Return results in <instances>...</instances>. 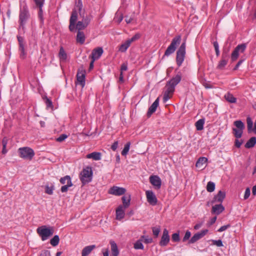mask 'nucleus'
<instances>
[{
  "instance_id": "obj_1",
  "label": "nucleus",
  "mask_w": 256,
  "mask_h": 256,
  "mask_svg": "<svg viewBox=\"0 0 256 256\" xmlns=\"http://www.w3.org/2000/svg\"><path fill=\"white\" fill-rule=\"evenodd\" d=\"M30 18V14L26 3L25 1L20 2L18 16L19 26L18 29L19 34H20L22 32V34L25 33L26 24Z\"/></svg>"
},
{
  "instance_id": "obj_2",
  "label": "nucleus",
  "mask_w": 256,
  "mask_h": 256,
  "mask_svg": "<svg viewBox=\"0 0 256 256\" xmlns=\"http://www.w3.org/2000/svg\"><path fill=\"white\" fill-rule=\"evenodd\" d=\"M36 232L41 237L42 240L44 241L52 236L54 230L52 227L48 228L46 226H42L38 227Z\"/></svg>"
},
{
  "instance_id": "obj_3",
  "label": "nucleus",
  "mask_w": 256,
  "mask_h": 256,
  "mask_svg": "<svg viewBox=\"0 0 256 256\" xmlns=\"http://www.w3.org/2000/svg\"><path fill=\"white\" fill-rule=\"evenodd\" d=\"M181 42V36L180 35L175 36L172 40L170 46L168 47L164 52V54L162 56L164 58L165 56H168L171 54H173L176 49L178 44Z\"/></svg>"
},
{
  "instance_id": "obj_4",
  "label": "nucleus",
  "mask_w": 256,
  "mask_h": 256,
  "mask_svg": "<svg viewBox=\"0 0 256 256\" xmlns=\"http://www.w3.org/2000/svg\"><path fill=\"white\" fill-rule=\"evenodd\" d=\"M18 153L20 158L28 160H32L35 154L34 150L27 146L19 148Z\"/></svg>"
},
{
  "instance_id": "obj_5",
  "label": "nucleus",
  "mask_w": 256,
  "mask_h": 256,
  "mask_svg": "<svg viewBox=\"0 0 256 256\" xmlns=\"http://www.w3.org/2000/svg\"><path fill=\"white\" fill-rule=\"evenodd\" d=\"M92 172L90 167L88 166L84 168L80 175V178L82 184L84 185L90 182L92 180Z\"/></svg>"
},
{
  "instance_id": "obj_6",
  "label": "nucleus",
  "mask_w": 256,
  "mask_h": 256,
  "mask_svg": "<svg viewBox=\"0 0 256 256\" xmlns=\"http://www.w3.org/2000/svg\"><path fill=\"white\" fill-rule=\"evenodd\" d=\"M186 42H182L176 52V62L178 67L180 66L184 61L186 55Z\"/></svg>"
},
{
  "instance_id": "obj_7",
  "label": "nucleus",
  "mask_w": 256,
  "mask_h": 256,
  "mask_svg": "<svg viewBox=\"0 0 256 256\" xmlns=\"http://www.w3.org/2000/svg\"><path fill=\"white\" fill-rule=\"evenodd\" d=\"M246 47V44H242L237 46L231 54V60L232 62H234L238 58L240 53H243Z\"/></svg>"
},
{
  "instance_id": "obj_8",
  "label": "nucleus",
  "mask_w": 256,
  "mask_h": 256,
  "mask_svg": "<svg viewBox=\"0 0 256 256\" xmlns=\"http://www.w3.org/2000/svg\"><path fill=\"white\" fill-rule=\"evenodd\" d=\"M175 88L167 82L165 86V90L164 93L163 102L168 101L172 96L174 92Z\"/></svg>"
},
{
  "instance_id": "obj_9",
  "label": "nucleus",
  "mask_w": 256,
  "mask_h": 256,
  "mask_svg": "<svg viewBox=\"0 0 256 256\" xmlns=\"http://www.w3.org/2000/svg\"><path fill=\"white\" fill-rule=\"evenodd\" d=\"M78 20V12L76 10H73L70 19L69 30L73 32L76 30V22Z\"/></svg>"
},
{
  "instance_id": "obj_10",
  "label": "nucleus",
  "mask_w": 256,
  "mask_h": 256,
  "mask_svg": "<svg viewBox=\"0 0 256 256\" xmlns=\"http://www.w3.org/2000/svg\"><path fill=\"white\" fill-rule=\"evenodd\" d=\"M208 232V230H204L200 232L195 234L188 241V244H192L204 237Z\"/></svg>"
},
{
  "instance_id": "obj_11",
  "label": "nucleus",
  "mask_w": 256,
  "mask_h": 256,
  "mask_svg": "<svg viewBox=\"0 0 256 256\" xmlns=\"http://www.w3.org/2000/svg\"><path fill=\"white\" fill-rule=\"evenodd\" d=\"M20 34H23L22 33V32L20 34L18 33V34L16 38L18 39V42L19 50L20 52V57H22V58H24L26 54L24 50L25 42L24 37L20 36Z\"/></svg>"
},
{
  "instance_id": "obj_12",
  "label": "nucleus",
  "mask_w": 256,
  "mask_h": 256,
  "mask_svg": "<svg viewBox=\"0 0 256 256\" xmlns=\"http://www.w3.org/2000/svg\"><path fill=\"white\" fill-rule=\"evenodd\" d=\"M126 192V188H120L117 186H113L108 190V194L114 196H121L124 194Z\"/></svg>"
},
{
  "instance_id": "obj_13",
  "label": "nucleus",
  "mask_w": 256,
  "mask_h": 256,
  "mask_svg": "<svg viewBox=\"0 0 256 256\" xmlns=\"http://www.w3.org/2000/svg\"><path fill=\"white\" fill-rule=\"evenodd\" d=\"M146 194L148 202L152 206L156 204L158 200L153 192L147 190Z\"/></svg>"
},
{
  "instance_id": "obj_14",
  "label": "nucleus",
  "mask_w": 256,
  "mask_h": 256,
  "mask_svg": "<svg viewBox=\"0 0 256 256\" xmlns=\"http://www.w3.org/2000/svg\"><path fill=\"white\" fill-rule=\"evenodd\" d=\"M103 52V49L102 47H98L92 50L90 58L96 60L101 56Z\"/></svg>"
},
{
  "instance_id": "obj_15",
  "label": "nucleus",
  "mask_w": 256,
  "mask_h": 256,
  "mask_svg": "<svg viewBox=\"0 0 256 256\" xmlns=\"http://www.w3.org/2000/svg\"><path fill=\"white\" fill-rule=\"evenodd\" d=\"M170 242V236L168 235V231L166 229H164L160 241V246H166Z\"/></svg>"
},
{
  "instance_id": "obj_16",
  "label": "nucleus",
  "mask_w": 256,
  "mask_h": 256,
  "mask_svg": "<svg viewBox=\"0 0 256 256\" xmlns=\"http://www.w3.org/2000/svg\"><path fill=\"white\" fill-rule=\"evenodd\" d=\"M226 197V192L222 190H219L216 195L212 201V203L219 202L222 204Z\"/></svg>"
},
{
  "instance_id": "obj_17",
  "label": "nucleus",
  "mask_w": 256,
  "mask_h": 256,
  "mask_svg": "<svg viewBox=\"0 0 256 256\" xmlns=\"http://www.w3.org/2000/svg\"><path fill=\"white\" fill-rule=\"evenodd\" d=\"M150 184L154 186L157 189L160 188L162 185V180L158 176H151L150 177Z\"/></svg>"
},
{
  "instance_id": "obj_18",
  "label": "nucleus",
  "mask_w": 256,
  "mask_h": 256,
  "mask_svg": "<svg viewBox=\"0 0 256 256\" xmlns=\"http://www.w3.org/2000/svg\"><path fill=\"white\" fill-rule=\"evenodd\" d=\"M76 80L83 88L85 85V71L78 70L76 74Z\"/></svg>"
},
{
  "instance_id": "obj_19",
  "label": "nucleus",
  "mask_w": 256,
  "mask_h": 256,
  "mask_svg": "<svg viewBox=\"0 0 256 256\" xmlns=\"http://www.w3.org/2000/svg\"><path fill=\"white\" fill-rule=\"evenodd\" d=\"M182 80V74L178 72L174 76L172 77L168 82V84H171L174 88L179 84Z\"/></svg>"
},
{
  "instance_id": "obj_20",
  "label": "nucleus",
  "mask_w": 256,
  "mask_h": 256,
  "mask_svg": "<svg viewBox=\"0 0 256 256\" xmlns=\"http://www.w3.org/2000/svg\"><path fill=\"white\" fill-rule=\"evenodd\" d=\"M159 104L158 98H156L155 101L152 103L150 106L148 108L146 115L148 118L150 117L151 115L156 112Z\"/></svg>"
},
{
  "instance_id": "obj_21",
  "label": "nucleus",
  "mask_w": 256,
  "mask_h": 256,
  "mask_svg": "<svg viewBox=\"0 0 256 256\" xmlns=\"http://www.w3.org/2000/svg\"><path fill=\"white\" fill-rule=\"evenodd\" d=\"M124 208L122 205L119 206L116 210V219L118 220H120L122 219L125 215L124 214Z\"/></svg>"
},
{
  "instance_id": "obj_22",
  "label": "nucleus",
  "mask_w": 256,
  "mask_h": 256,
  "mask_svg": "<svg viewBox=\"0 0 256 256\" xmlns=\"http://www.w3.org/2000/svg\"><path fill=\"white\" fill-rule=\"evenodd\" d=\"M86 36L84 32L81 30H78L76 36V41L78 43L82 44L84 43Z\"/></svg>"
},
{
  "instance_id": "obj_23",
  "label": "nucleus",
  "mask_w": 256,
  "mask_h": 256,
  "mask_svg": "<svg viewBox=\"0 0 256 256\" xmlns=\"http://www.w3.org/2000/svg\"><path fill=\"white\" fill-rule=\"evenodd\" d=\"M224 210V208L222 204H216L212 206V212L218 215L222 213Z\"/></svg>"
},
{
  "instance_id": "obj_24",
  "label": "nucleus",
  "mask_w": 256,
  "mask_h": 256,
  "mask_svg": "<svg viewBox=\"0 0 256 256\" xmlns=\"http://www.w3.org/2000/svg\"><path fill=\"white\" fill-rule=\"evenodd\" d=\"M110 244L111 246L112 256H118L119 254V250L116 244L113 240L110 242Z\"/></svg>"
},
{
  "instance_id": "obj_25",
  "label": "nucleus",
  "mask_w": 256,
  "mask_h": 256,
  "mask_svg": "<svg viewBox=\"0 0 256 256\" xmlns=\"http://www.w3.org/2000/svg\"><path fill=\"white\" fill-rule=\"evenodd\" d=\"M95 248V245H90L84 247L82 250V256H88Z\"/></svg>"
},
{
  "instance_id": "obj_26",
  "label": "nucleus",
  "mask_w": 256,
  "mask_h": 256,
  "mask_svg": "<svg viewBox=\"0 0 256 256\" xmlns=\"http://www.w3.org/2000/svg\"><path fill=\"white\" fill-rule=\"evenodd\" d=\"M131 44L130 41L128 39L124 43L120 46L118 50L122 52H126Z\"/></svg>"
},
{
  "instance_id": "obj_27",
  "label": "nucleus",
  "mask_w": 256,
  "mask_h": 256,
  "mask_svg": "<svg viewBox=\"0 0 256 256\" xmlns=\"http://www.w3.org/2000/svg\"><path fill=\"white\" fill-rule=\"evenodd\" d=\"M123 206L124 208H128L130 205V194H126L122 198Z\"/></svg>"
},
{
  "instance_id": "obj_28",
  "label": "nucleus",
  "mask_w": 256,
  "mask_h": 256,
  "mask_svg": "<svg viewBox=\"0 0 256 256\" xmlns=\"http://www.w3.org/2000/svg\"><path fill=\"white\" fill-rule=\"evenodd\" d=\"M102 154L99 152H93L86 155L88 158H92L95 160H98L101 159Z\"/></svg>"
},
{
  "instance_id": "obj_29",
  "label": "nucleus",
  "mask_w": 256,
  "mask_h": 256,
  "mask_svg": "<svg viewBox=\"0 0 256 256\" xmlns=\"http://www.w3.org/2000/svg\"><path fill=\"white\" fill-rule=\"evenodd\" d=\"M256 144V138L252 137L245 144L244 146L247 148H250L254 147Z\"/></svg>"
},
{
  "instance_id": "obj_30",
  "label": "nucleus",
  "mask_w": 256,
  "mask_h": 256,
  "mask_svg": "<svg viewBox=\"0 0 256 256\" xmlns=\"http://www.w3.org/2000/svg\"><path fill=\"white\" fill-rule=\"evenodd\" d=\"M60 60L65 61L67 58V54L62 46H60L58 53Z\"/></svg>"
},
{
  "instance_id": "obj_31",
  "label": "nucleus",
  "mask_w": 256,
  "mask_h": 256,
  "mask_svg": "<svg viewBox=\"0 0 256 256\" xmlns=\"http://www.w3.org/2000/svg\"><path fill=\"white\" fill-rule=\"evenodd\" d=\"M224 98L228 102L230 103H236V98L230 92H228L225 94Z\"/></svg>"
},
{
  "instance_id": "obj_32",
  "label": "nucleus",
  "mask_w": 256,
  "mask_h": 256,
  "mask_svg": "<svg viewBox=\"0 0 256 256\" xmlns=\"http://www.w3.org/2000/svg\"><path fill=\"white\" fill-rule=\"evenodd\" d=\"M204 119L201 118L198 120L195 124V126L198 130H202L204 129Z\"/></svg>"
},
{
  "instance_id": "obj_33",
  "label": "nucleus",
  "mask_w": 256,
  "mask_h": 256,
  "mask_svg": "<svg viewBox=\"0 0 256 256\" xmlns=\"http://www.w3.org/2000/svg\"><path fill=\"white\" fill-rule=\"evenodd\" d=\"M208 161V158L206 157H200L197 160L196 166L197 168H201L202 165L206 164Z\"/></svg>"
},
{
  "instance_id": "obj_34",
  "label": "nucleus",
  "mask_w": 256,
  "mask_h": 256,
  "mask_svg": "<svg viewBox=\"0 0 256 256\" xmlns=\"http://www.w3.org/2000/svg\"><path fill=\"white\" fill-rule=\"evenodd\" d=\"M8 141V139L6 137H4L2 140V152L3 154H5L8 152L6 148Z\"/></svg>"
},
{
  "instance_id": "obj_35",
  "label": "nucleus",
  "mask_w": 256,
  "mask_h": 256,
  "mask_svg": "<svg viewBox=\"0 0 256 256\" xmlns=\"http://www.w3.org/2000/svg\"><path fill=\"white\" fill-rule=\"evenodd\" d=\"M76 6L78 9V11L80 16H82L84 12V10H82V0H78L76 4Z\"/></svg>"
},
{
  "instance_id": "obj_36",
  "label": "nucleus",
  "mask_w": 256,
  "mask_h": 256,
  "mask_svg": "<svg viewBox=\"0 0 256 256\" xmlns=\"http://www.w3.org/2000/svg\"><path fill=\"white\" fill-rule=\"evenodd\" d=\"M232 131L233 134L236 138H239L242 137L243 133V130L237 129L236 128H233Z\"/></svg>"
},
{
  "instance_id": "obj_37",
  "label": "nucleus",
  "mask_w": 256,
  "mask_h": 256,
  "mask_svg": "<svg viewBox=\"0 0 256 256\" xmlns=\"http://www.w3.org/2000/svg\"><path fill=\"white\" fill-rule=\"evenodd\" d=\"M247 122V128H248V133H250L252 132V126H253V122L250 117H248L246 118Z\"/></svg>"
},
{
  "instance_id": "obj_38",
  "label": "nucleus",
  "mask_w": 256,
  "mask_h": 256,
  "mask_svg": "<svg viewBox=\"0 0 256 256\" xmlns=\"http://www.w3.org/2000/svg\"><path fill=\"white\" fill-rule=\"evenodd\" d=\"M60 242V238L58 235H55L50 240V244L53 246H56L58 245Z\"/></svg>"
},
{
  "instance_id": "obj_39",
  "label": "nucleus",
  "mask_w": 256,
  "mask_h": 256,
  "mask_svg": "<svg viewBox=\"0 0 256 256\" xmlns=\"http://www.w3.org/2000/svg\"><path fill=\"white\" fill-rule=\"evenodd\" d=\"M43 99L44 100L45 104L46 106V108L53 110L54 106L51 100H50L47 96L44 97Z\"/></svg>"
},
{
  "instance_id": "obj_40",
  "label": "nucleus",
  "mask_w": 256,
  "mask_h": 256,
  "mask_svg": "<svg viewBox=\"0 0 256 256\" xmlns=\"http://www.w3.org/2000/svg\"><path fill=\"white\" fill-rule=\"evenodd\" d=\"M87 25H85L84 24L82 21H78L75 26L76 30H84L87 27Z\"/></svg>"
},
{
  "instance_id": "obj_41",
  "label": "nucleus",
  "mask_w": 256,
  "mask_h": 256,
  "mask_svg": "<svg viewBox=\"0 0 256 256\" xmlns=\"http://www.w3.org/2000/svg\"><path fill=\"white\" fill-rule=\"evenodd\" d=\"M214 189H215L214 183L212 182H208L207 186H206L207 191L210 192H212L214 190Z\"/></svg>"
},
{
  "instance_id": "obj_42",
  "label": "nucleus",
  "mask_w": 256,
  "mask_h": 256,
  "mask_svg": "<svg viewBox=\"0 0 256 256\" xmlns=\"http://www.w3.org/2000/svg\"><path fill=\"white\" fill-rule=\"evenodd\" d=\"M60 182L62 184H68L69 182H72L71 178L69 176H66L63 178H60Z\"/></svg>"
},
{
  "instance_id": "obj_43",
  "label": "nucleus",
  "mask_w": 256,
  "mask_h": 256,
  "mask_svg": "<svg viewBox=\"0 0 256 256\" xmlns=\"http://www.w3.org/2000/svg\"><path fill=\"white\" fill-rule=\"evenodd\" d=\"M130 142H128L125 145H124V148L123 149V150H122V155L124 156H126L128 151H129V150H130Z\"/></svg>"
},
{
  "instance_id": "obj_44",
  "label": "nucleus",
  "mask_w": 256,
  "mask_h": 256,
  "mask_svg": "<svg viewBox=\"0 0 256 256\" xmlns=\"http://www.w3.org/2000/svg\"><path fill=\"white\" fill-rule=\"evenodd\" d=\"M234 125L236 127L237 129L244 130V124L240 120L235 121Z\"/></svg>"
},
{
  "instance_id": "obj_45",
  "label": "nucleus",
  "mask_w": 256,
  "mask_h": 256,
  "mask_svg": "<svg viewBox=\"0 0 256 256\" xmlns=\"http://www.w3.org/2000/svg\"><path fill=\"white\" fill-rule=\"evenodd\" d=\"M228 62V60L222 58L217 66V68L218 69H222L226 65Z\"/></svg>"
},
{
  "instance_id": "obj_46",
  "label": "nucleus",
  "mask_w": 256,
  "mask_h": 256,
  "mask_svg": "<svg viewBox=\"0 0 256 256\" xmlns=\"http://www.w3.org/2000/svg\"><path fill=\"white\" fill-rule=\"evenodd\" d=\"M54 189V186L52 184L50 186H49L48 185L46 186H45V192L48 194H53V191Z\"/></svg>"
},
{
  "instance_id": "obj_47",
  "label": "nucleus",
  "mask_w": 256,
  "mask_h": 256,
  "mask_svg": "<svg viewBox=\"0 0 256 256\" xmlns=\"http://www.w3.org/2000/svg\"><path fill=\"white\" fill-rule=\"evenodd\" d=\"M172 240L174 242H179L180 241V231H178L172 235Z\"/></svg>"
},
{
  "instance_id": "obj_48",
  "label": "nucleus",
  "mask_w": 256,
  "mask_h": 256,
  "mask_svg": "<svg viewBox=\"0 0 256 256\" xmlns=\"http://www.w3.org/2000/svg\"><path fill=\"white\" fill-rule=\"evenodd\" d=\"M134 247L136 250H143L144 248L140 240H138L134 243Z\"/></svg>"
},
{
  "instance_id": "obj_49",
  "label": "nucleus",
  "mask_w": 256,
  "mask_h": 256,
  "mask_svg": "<svg viewBox=\"0 0 256 256\" xmlns=\"http://www.w3.org/2000/svg\"><path fill=\"white\" fill-rule=\"evenodd\" d=\"M80 16L82 18V21L84 24L85 25L88 26L91 20L90 16H84V14H82V16Z\"/></svg>"
},
{
  "instance_id": "obj_50",
  "label": "nucleus",
  "mask_w": 256,
  "mask_h": 256,
  "mask_svg": "<svg viewBox=\"0 0 256 256\" xmlns=\"http://www.w3.org/2000/svg\"><path fill=\"white\" fill-rule=\"evenodd\" d=\"M190 236H191L190 232L188 230H186L184 238H182V242H186L188 240V241L190 239Z\"/></svg>"
},
{
  "instance_id": "obj_51",
  "label": "nucleus",
  "mask_w": 256,
  "mask_h": 256,
  "mask_svg": "<svg viewBox=\"0 0 256 256\" xmlns=\"http://www.w3.org/2000/svg\"><path fill=\"white\" fill-rule=\"evenodd\" d=\"M72 186V182H69L68 184H66L62 186L60 190L62 192H66L68 191V188Z\"/></svg>"
},
{
  "instance_id": "obj_52",
  "label": "nucleus",
  "mask_w": 256,
  "mask_h": 256,
  "mask_svg": "<svg viewBox=\"0 0 256 256\" xmlns=\"http://www.w3.org/2000/svg\"><path fill=\"white\" fill-rule=\"evenodd\" d=\"M213 44H214V48L216 55L217 56H220V50H219L218 44L216 41V42H214Z\"/></svg>"
},
{
  "instance_id": "obj_53",
  "label": "nucleus",
  "mask_w": 256,
  "mask_h": 256,
  "mask_svg": "<svg viewBox=\"0 0 256 256\" xmlns=\"http://www.w3.org/2000/svg\"><path fill=\"white\" fill-rule=\"evenodd\" d=\"M212 244L216 246H217L220 247L223 246L222 242V240H212Z\"/></svg>"
},
{
  "instance_id": "obj_54",
  "label": "nucleus",
  "mask_w": 256,
  "mask_h": 256,
  "mask_svg": "<svg viewBox=\"0 0 256 256\" xmlns=\"http://www.w3.org/2000/svg\"><path fill=\"white\" fill-rule=\"evenodd\" d=\"M68 138V136L66 134H62L59 137L56 138V140L58 142H62Z\"/></svg>"
},
{
  "instance_id": "obj_55",
  "label": "nucleus",
  "mask_w": 256,
  "mask_h": 256,
  "mask_svg": "<svg viewBox=\"0 0 256 256\" xmlns=\"http://www.w3.org/2000/svg\"><path fill=\"white\" fill-rule=\"evenodd\" d=\"M160 230V228H152L153 234L155 236L157 237L159 234Z\"/></svg>"
},
{
  "instance_id": "obj_56",
  "label": "nucleus",
  "mask_w": 256,
  "mask_h": 256,
  "mask_svg": "<svg viewBox=\"0 0 256 256\" xmlns=\"http://www.w3.org/2000/svg\"><path fill=\"white\" fill-rule=\"evenodd\" d=\"M140 37V34H134L131 38H130L128 39L131 43L138 40V39H139Z\"/></svg>"
},
{
  "instance_id": "obj_57",
  "label": "nucleus",
  "mask_w": 256,
  "mask_h": 256,
  "mask_svg": "<svg viewBox=\"0 0 256 256\" xmlns=\"http://www.w3.org/2000/svg\"><path fill=\"white\" fill-rule=\"evenodd\" d=\"M250 189L249 188H247L244 192V200L248 199L250 196Z\"/></svg>"
},
{
  "instance_id": "obj_58",
  "label": "nucleus",
  "mask_w": 256,
  "mask_h": 256,
  "mask_svg": "<svg viewBox=\"0 0 256 256\" xmlns=\"http://www.w3.org/2000/svg\"><path fill=\"white\" fill-rule=\"evenodd\" d=\"M230 224H226V225H224V226H221L218 230V232H222L223 231H224L226 230V229H228V228H230Z\"/></svg>"
},
{
  "instance_id": "obj_59",
  "label": "nucleus",
  "mask_w": 256,
  "mask_h": 256,
  "mask_svg": "<svg viewBox=\"0 0 256 256\" xmlns=\"http://www.w3.org/2000/svg\"><path fill=\"white\" fill-rule=\"evenodd\" d=\"M40 256H50V252L48 250H43L41 252Z\"/></svg>"
},
{
  "instance_id": "obj_60",
  "label": "nucleus",
  "mask_w": 256,
  "mask_h": 256,
  "mask_svg": "<svg viewBox=\"0 0 256 256\" xmlns=\"http://www.w3.org/2000/svg\"><path fill=\"white\" fill-rule=\"evenodd\" d=\"M36 6L39 7V11H38V16L40 18H42V13H43L42 7L43 4L40 5V4H36Z\"/></svg>"
},
{
  "instance_id": "obj_61",
  "label": "nucleus",
  "mask_w": 256,
  "mask_h": 256,
  "mask_svg": "<svg viewBox=\"0 0 256 256\" xmlns=\"http://www.w3.org/2000/svg\"><path fill=\"white\" fill-rule=\"evenodd\" d=\"M242 142H243L242 140H239L238 139H236L235 140V146L236 148H239L240 147V146L242 144Z\"/></svg>"
},
{
  "instance_id": "obj_62",
  "label": "nucleus",
  "mask_w": 256,
  "mask_h": 256,
  "mask_svg": "<svg viewBox=\"0 0 256 256\" xmlns=\"http://www.w3.org/2000/svg\"><path fill=\"white\" fill-rule=\"evenodd\" d=\"M118 146V142H114L111 146V148L112 150L115 151Z\"/></svg>"
},
{
  "instance_id": "obj_63",
  "label": "nucleus",
  "mask_w": 256,
  "mask_h": 256,
  "mask_svg": "<svg viewBox=\"0 0 256 256\" xmlns=\"http://www.w3.org/2000/svg\"><path fill=\"white\" fill-rule=\"evenodd\" d=\"M142 238H144V242L146 244H149L151 243L152 242V238H146L144 237V236H142Z\"/></svg>"
},
{
  "instance_id": "obj_64",
  "label": "nucleus",
  "mask_w": 256,
  "mask_h": 256,
  "mask_svg": "<svg viewBox=\"0 0 256 256\" xmlns=\"http://www.w3.org/2000/svg\"><path fill=\"white\" fill-rule=\"evenodd\" d=\"M222 58L228 60L229 54L222 52Z\"/></svg>"
}]
</instances>
